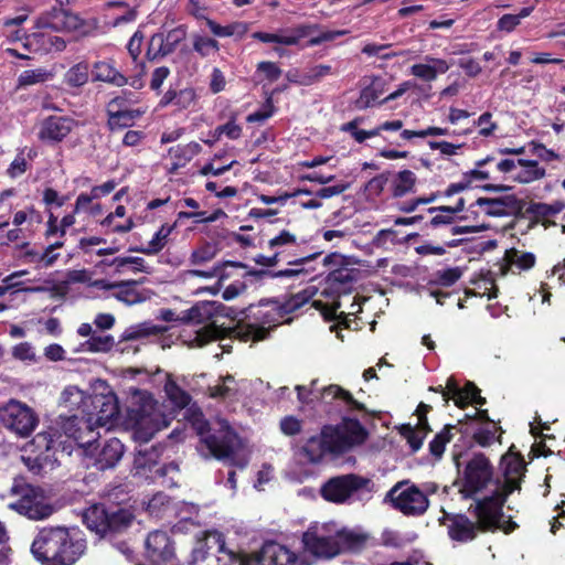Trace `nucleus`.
Returning <instances> with one entry per match:
<instances>
[{"mask_svg": "<svg viewBox=\"0 0 565 565\" xmlns=\"http://www.w3.org/2000/svg\"><path fill=\"white\" fill-rule=\"evenodd\" d=\"M164 392L171 403L179 408L186 407L191 402L190 394L182 390L174 381H167Z\"/></svg>", "mask_w": 565, "mask_h": 565, "instance_id": "obj_44", "label": "nucleus"}, {"mask_svg": "<svg viewBox=\"0 0 565 565\" xmlns=\"http://www.w3.org/2000/svg\"><path fill=\"white\" fill-rule=\"evenodd\" d=\"M497 431L498 428L494 426V424L491 423L484 427L479 428L473 434V439L481 447H488L491 446L497 439H499V436L497 437Z\"/></svg>", "mask_w": 565, "mask_h": 565, "instance_id": "obj_51", "label": "nucleus"}, {"mask_svg": "<svg viewBox=\"0 0 565 565\" xmlns=\"http://www.w3.org/2000/svg\"><path fill=\"white\" fill-rule=\"evenodd\" d=\"M366 437L367 431L358 419L343 418L339 425L324 426L320 436L311 437L303 449L311 461L318 462L324 454H343Z\"/></svg>", "mask_w": 565, "mask_h": 565, "instance_id": "obj_4", "label": "nucleus"}, {"mask_svg": "<svg viewBox=\"0 0 565 565\" xmlns=\"http://www.w3.org/2000/svg\"><path fill=\"white\" fill-rule=\"evenodd\" d=\"M477 525L465 515H457L449 526V534L457 541H470L476 536Z\"/></svg>", "mask_w": 565, "mask_h": 565, "instance_id": "obj_32", "label": "nucleus"}, {"mask_svg": "<svg viewBox=\"0 0 565 565\" xmlns=\"http://www.w3.org/2000/svg\"><path fill=\"white\" fill-rule=\"evenodd\" d=\"M338 73L339 71L331 65H315L301 75L299 83L302 85H312L329 75H338Z\"/></svg>", "mask_w": 565, "mask_h": 565, "instance_id": "obj_40", "label": "nucleus"}, {"mask_svg": "<svg viewBox=\"0 0 565 565\" xmlns=\"http://www.w3.org/2000/svg\"><path fill=\"white\" fill-rule=\"evenodd\" d=\"M215 248L210 244H205L202 247L192 252L190 256V263L194 266H200L212 260L215 257Z\"/></svg>", "mask_w": 565, "mask_h": 565, "instance_id": "obj_53", "label": "nucleus"}, {"mask_svg": "<svg viewBox=\"0 0 565 565\" xmlns=\"http://www.w3.org/2000/svg\"><path fill=\"white\" fill-rule=\"evenodd\" d=\"M89 67L87 63L81 62L72 66L65 74V82L71 87H79L87 83Z\"/></svg>", "mask_w": 565, "mask_h": 565, "instance_id": "obj_43", "label": "nucleus"}, {"mask_svg": "<svg viewBox=\"0 0 565 565\" xmlns=\"http://www.w3.org/2000/svg\"><path fill=\"white\" fill-rule=\"evenodd\" d=\"M310 295L306 291L298 292L296 295L290 296L285 301L280 302L277 300V307L280 311V316L285 319L286 316L296 312L302 306L309 302Z\"/></svg>", "mask_w": 565, "mask_h": 565, "instance_id": "obj_42", "label": "nucleus"}, {"mask_svg": "<svg viewBox=\"0 0 565 565\" xmlns=\"http://www.w3.org/2000/svg\"><path fill=\"white\" fill-rule=\"evenodd\" d=\"M142 280H122L119 282H106L105 280H97L96 286L103 289H114V297L128 305H136L142 302L145 297L137 290V285L141 284Z\"/></svg>", "mask_w": 565, "mask_h": 565, "instance_id": "obj_25", "label": "nucleus"}, {"mask_svg": "<svg viewBox=\"0 0 565 565\" xmlns=\"http://www.w3.org/2000/svg\"><path fill=\"white\" fill-rule=\"evenodd\" d=\"M235 383L233 376L227 375L222 379L221 384L210 386V395L214 398H231L235 395L236 388L232 386Z\"/></svg>", "mask_w": 565, "mask_h": 565, "instance_id": "obj_50", "label": "nucleus"}, {"mask_svg": "<svg viewBox=\"0 0 565 565\" xmlns=\"http://www.w3.org/2000/svg\"><path fill=\"white\" fill-rule=\"evenodd\" d=\"M374 488L372 479L356 473H345L329 478L321 484L319 493L327 502L347 504L372 493Z\"/></svg>", "mask_w": 565, "mask_h": 565, "instance_id": "obj_9", "label": "nucleus"}, {"mask_svg": "<svg viewBox=\"0 0 565 565\" xmlns=\"http://www.w3.org/2000/svg\"><path fill=\"white\" fill-rule=\"evenodd\" d=\"M476 204L483 207L490 216H503L521 209L520 201L514 195H507L497 199L479 198Z\"/></svg>", "mask_w": 565, "mask_h": 565, "instance_id": "obj_26", "label": "nucleus"}, {"mask_svg": "<svg viewBox=\"0 0 565 565\" xmlns=\"http://www.w3.org/2000/svg\"><path fill=\"white\" fill-rule=\"evenodd\" d=\"M84 25V20L77 13L57 7L42 12L34 21L36 29H49L55 32L79 31Z\"/></svg>", "mask_w": 565, "mask_h": 565, "instance_id": "obj_17", "label": "nucleus"}, {"mask_svg": "<svg viewBox=\"0 0 565 565\" xmlns=\"http://www.w3.org/2000/svg\"><path fill=\"white\" fill-rule=\"evenodd\" d=\"M347 33H348V31H345V30L323 31L315 36H311V39L309 40V45L316 46L323 42H331L340 36L345 35Z\"/></svg>", "mask_w": 565, "mask_h": 565, "instance_id": "obj_58", "label": "nucleus"}, {"mask_svg": "<svg viewBox=\"0 0 565 565\" xmlns=\"http://www.w3.org/2000/svg\"><path fill=\"white\" fill-rule=\"evenodd\" d=\"M195 427L201 436L198 450L203 458L228 461L239 468L246 466V460L238 458V452L243 448L242 439L227 422L217 420L212 427L202 422L196 423Z\"/></svg>", "mask_w": 565, "mask_h": 565, "instance_id": "obj_5", "label": "nucleus"}, {"mask_svg": "<svg viewBox=\"0 0 565 565\" xmlns=\"http://www.w3.org/2000/svg\"><path fill=\"white\" fill-rule=\"evenodd\" d=\"M329 279L340 284H349L355 280V271L348 268H339L330 273Z\"/></svg>", "mask_w": 565, "mask_h": 565, "instance_id": "obj_64", "label": "nucleus"}, {"mask_svg": "<svg viewBox=\"0 0 565 565\" xmlns=\"http://www.w3.org/2000/svg\"><path fill=\"white\" fill-rule=\"evenodd\" d=\"M246 317L253 321L245 326L241 334L245 340L252 341L266 339L269 329L282 320L277 300H266L260 301L257 306H249Z\"/></svg>", "mask_w": 565, "mask_h": 565, "instance_id": "obj_13", "label": "nucleus"}, {"mask_svg": "<svg viewBox=\"0 0 565 565\" xmlns=\"http://www.w3.org/2000/svg\"><path fill=\"white\" fill-rule=\"evenodd\" d=\"M115 344L114 337L100 334L97 331L83 343V347L89 352H109Z\"/></svg>", "mask_w": 565, "mask_h": 565, "instance_id": "obj_46", "label": "nucleus"}, {"mask_svg": "<svg viewBox=\"0 0 565 565\" xmlns=\"http://www.w3.org/2000/svg\"><path fill=\"white\" fill-rule=\"evenodd\" d=\"M518 164L522 167V170L513 179L520 183H530L545 175V169L541 168L535 160L519 159Z\"/></svg>", "mask_w": 565, "mask_h": 565, "instance_id": "obj_36", "label": "nucleus"}, {"mask_svg": "<svg viewBox=\"0 0 565 565\" xmlns=\"http://www.w3.org/2000/svg\"><path fill=\"white\" fill-rule=\"evenodd\" d=\"M462 271L458 267L438 270L435 273V282L444 287H450L460 279Z\"/></svg>", "mask_w": 565, "mask_h": 565, "instance_id": "obj_52", "label": "nucleus"}, {"mask_svg": "<svg viewBox=\"0 0 565 565\" xmlns=\"http://www.w3.org/2000/svg\"><path fill=\"white\" fill-rule=\"evenodd\" d=\"M93 79L106 82L117 87H121L128 83V79L119 71H117L110 62H96L93 66Z\"/></svg>", "mask_w": 565, "mask_h": 565, "instance_id": "obj_30", "label": "nucleus"}, {"mask_svg": "<svg viewBox=\"0 0 565 565\" xmlns=\"http://www.w3.org/2000/svg\"><path fill=\"white\" fill-rule=\"evenodd\" d=\"M455 428L456 426L446 425L444 429L434 437L429 443V451L433 456L436 458H440L443 456L446 444H448L454 437L451 430Z\"/></svg>", "mask_w": 565, "mask_h": 565, "instance_id": "obj_48", "label": "nucleus"}, {"mask_svg": "<svg viewBox=\"0 0 565 565\" xmlns=\"http://www.w3.org/2000/svg\"><path fill=\"white\" fill-rule=\"evenodd\" d=\"M294 244H296V235L286 230L281 231L277 236L268 242L270 248H278L280 246Z\"/></svg>", "mask_w": 565, "mask_h": 565, "instance_id": "obj_62", "label": "nucleus"}, {"mask_svg": "<svg viewBox=\"0 0 565 565\" xmlns=\"http://www.w3.org/2000/svg\"><path fill=\"white\" fill-rule=\"evenodd\" d=\"M320 397L324 402L339 401L348 411H366L364 404L356 401L349 391L335 384L323 387Z\"/></svg>", "mask_w": 565, "mask_h": 565, "instance_id": "obj_28", "label": "nucleus"}, {"mask_svg": "<svg viewBox=\"0 0 565 565\" xmlns=\"http://www.w3.org/2000/svg\"><path fill=\"white\" fill-rule=\"evenodd\" d=\"M193 49L196 51L201 56H207L211 52L218 51V42L214 39L206 38V36H195L193 42Z\"/></svg>", "mask_w": 565, "mask_h": 565, "instance_id": "obj_54", "label": "nucleus"}, {"mask_svg": "<svg viewBox=\"0 0 565 565\" xmlns=\"http://www.w3.org/2000/svg\"><path fill=\"white\" fill-rule=\"evenodd\" d=\"M13 356L22 361H34L35 353L29 342L19 343L13 348Z\"/></svg>", "mask_w": 565, "mask_h": 565, "instance_id": "obj_61", "label": "nucleus"}, {"mask_svg": "<svg viewBox=\"0 0 565 565\" xmlns=\"http://www.w3.org/2000/svg\"><path fill=\"white\" fill-rule=\"evenodd\" d=\"M446 387L448 392H445L441 386L437 390L443 393L446 403L449 401L448 393H451L455 404L460 408H465L469 403L486 404V398L480 395V390L472 382H468L462 388H459L454 379H448Z\"/></svg>", "mask_w": 565, "mask_h": 565, "instance_id": "obj_23", "label": "nucleus"}, {"mask_svg": "<svg viewBox=\"0 0 565 565\" xmlns=\"http://www.w3.org/2000/svg\"><path fill=\"white\" fill-rule=\"evenodd\" d=\"M532 12L533 7H525L516 14H504L498 21V29L500 31L512 32L521 23V20L529 17Z\"/></svg>", "mask_w": 565, "mask_h": 565, "instance_id": "obj_49", "label": "nucleus"}, {"mask_svg": "<svg viewBox=\"0 0 565 565\" xmlns=\"http://www.w3.org/2000/svg\"><path fill=\"white\" fill-rule=\"evenodd\" d=\"M23 463L34 475H41L46 468L52 469L55 463V459H52L51 454H38L35 456H22Z\"/></svg>", "mask_w": 565, "mask_h": 565, "instance_id": "obj_39", "label": "nucleus"}, {"mask_svg": "<svg viewBox=\"0 0 565 565\" xmlns=\"http://www.w3.org/2000/svg\"><path fill=\"white\" fill-rule=\"evenodd\" d=\"M137 109H116L107 113V126L110 130L122 129L134 125L135 120L141 116Z\"/></svg>", "mask_w": 565, "mask_h": 565, "instance_id": "obj_33", "label": "nucleus"}, {"mask_svg": "<svg viewBox=\"0 0 565 565\" xmlns=\"http://www.w3.org/2000/svg\"><path fill=\"white\" fill-rule=\"evenodd\" d=\"M11 492L19 499L10 503V508L32 520H43L52 515L53 507L45 502L43 494L22 480H14Z\"/></svg>", "mask_w": 565, "mask_h": 565, "instance_id": "obj_14", "label": "nucleus"}, {"mask_svg": "<svg viewBox=\"0 0 565 565\" xmlns=\"http://www.w3.org/2000/svg\"><path fill=\"white\" fill-rule=\"evenodd\" d=\"M28 166L29 163L24 156L19 154L15 157V159L11 162L10 167L8 168V174L11 178H18L28 170Z\"/></svg>", "mask_w": 565, "mask_h": 565, "instance_id": "obj_63", "label": "nucleus"}, {"mask_svg": "<svg viewBox=\"0 0 565 565\" xmlns=\"http://www.w3.org/2000/svg\"><path fill=\"white\" fill-rule=\"evenodd\" d=\"M128 420L132 427L134 438L148 443L156 433L167 427L163 415L157 409L150 394L138 392L128 408Z\"/></svg>", "mask_w": 565, "mask_h": 565, "instance_id": "obj_6", "label": "nucleus"}, {"mask_svg": "<svg viewBox=\"0 0 565 565\" xmlns=\"http://www.w3.org/2000/svg\"><path fill=\"white\" fill-rule=\"evenodd\" d=\"M367 539L364 533L330 522L310 526L302 534V544L305 551L316 558L331 559L345 551L361 548Z\"/></svg>", "mask_w": 565, "mask_h": 565, "instance_id": "obj_3", "label": "nucleus"}, {"mask_svg": "<svg viewBox=\"0 0 565 565\" xmlns=\"http://www.w3.org/2000/svg\"><path fill=\"white\" fill-rule=\"evenodd\" d=\"M280 429L287 436H295L301 431V422L294 416H286L280 420Z\"/></svg>", "mask_w": 565, "mask_h": 565, "instance_id": "obj_59", "label": "nucleus"}, {"mask_svg": "<svg viewBox=\"0 0 565 565\" xmlns=\"http://www.w3.org/2000/svg\"><path fill=\"white\" fill-rule=\"evenodd\" d=\"M384 502L406 516L423 515L429 507L427 495L409 480L395 483L386 493Z\"/></svg>", "mask_w": 565, "mask_h": 565, "instance_id": "obj_12", "label": "nucleus"}, {"mask_svg": "<svg viewBox=\"0 0 565 565\" xmlns=\"http://www.w3.org/2000/svg\"><path fill=\"white\" fill-rule=\"evenodd\" d=\"M316 257H317V254H313V255H310V256H307V257H302V258L289 262L288 264L294 266L295 268L277 270V271H273V270H250L246 275L247 276H256V277H259V278H263V277H270V278L296 277V276H299L300 274L305 273V269L302 267H300V266H302L303 264L315 259Z\"/></svg>", "mask_w": 565, "mask_h": 565, "instance_id": "obj_31", "label": "nucleus"}, {"mask_svg": "<svg viewBox=\"0 0 565 565\" xmlns=\"http://www.w3.org/2000/svg\"><path fill=\"white\" fill-rule=\"evenodd\" d=\"M383 92V81L381 78H373L372 82L361 90L360 97L355 102V107L365 109L373 106Z\"/></svg>", "mask_w": 565, "mask_h": 565, "instance_id": "obj_34", "label": "nucleus"}, {"mask_svg": "<svg viewBox=\"0 0 565 565\" xmlns=\"http://www.w3.org/2000/svg\"><path fill=\"white\" fill-rule=\"evenodd\" d=\"M185 38V31L182 28H175L167 34L158 33L151 36L149 42L148 55L152 58L166 56L172 53L177 45Z\"/></svg>", "mask_w": 565, "mask_h": 565, "instance_id": "obj_24", "label": "nucleus"}, {"mask_svg": "<svg viewBox=\"0 0 565 565\" xmlns=\"http://www.w3.org/2000/svg\"><path fill=\"white\" fill-rule=\"evenodd\" d=\"M173 225L163 224L157 233L153 235L152 239L148 243L146 247L140 248H131L132 252H139L146 255H154L162 250L167 245L168 237L173 230Z\"/></svg>", "mask_w": 565, "mask_h": 565, "instance_id": "obj_35", "label": "nucleus"}, {"mask_svg": "<svg viewBox=\"0 0 565 565\" xmlns=\"http://www.w3.org/2000/svg\"><path fill=\"white\" fill-rule=\"evenodd\" d=\"M124 452V444L118 438L105 440L96 456L95 465L100 470L113 468L121 459Z\"/></svg>", "mask_w": 565, "mask_h": 565, "instance_id": "obj_27", "label": "nucleus"}, {"mask_svg": "<svg viewBox=\"0 0 565 565\" xmlns=\"http://www.w3.org/2000/svg\"><path fill=\"white\" fill-rule=\"evenodd\" d=\"M0 422L17 435L26 437L35 429L39 418L26 404L10 399L4 406L0 407Z\"/></svg>", "mask_w": 565, "mask_h": 565, "instance_id": "obj_15", "label": "nucleus"}, {"mask_svg": "<svg viewBox=\"0 0 565 565\" xmlns=\"http://www.w3.org/2000/svg\"><path fill=\"white\" fill-rule=\"evenodd\" d=\"M227 308L217 301H200L190 309L182 312L181 322L203 324L194 331V337L190 340L193 347H203L211 341L221 338L223 330L216 326L214 320L218 316H228Z\"/></svg>", "mask_w": 565, "mask_h": 565, "instance_id": "obj_8", "label": "nucleus"}, {"mask_svg": "<svg viewBox=\"0 0 565 565\" xmlns=\"http://www.w3.org/2000/svg\"><path fill=\"white\" fill-rule=\"evenodd\" d=\"M190 565H244V559L225 546L222 533L209 531L198 539Z\"/></svg>", "mask_w": 565, "mask_h": 565, "instance_id": "obj_10", "label": "nucleus"}, {"mask_svg": "<svg viewBox=\"0 0 565 565\" xmlns=\"http://www.w3.org/2000/svg\"><path fill=\"white\" fill-rule=\"evenodd\" d=\"M257 71L270 82H275L281 76V70L273 62H260L257 65Z\"/></svg>", "mask_w": 565, "mask_h": 565, "instance_id": "obj_60", "label": "nucleus"}, {"mask_svg": "<svg viewBox=\"0 0 565 565\" xmlns=\"http://www.w3.org/2000/svg\"><path fill=\"white\" fill-rule=\"evenodd\" d=\"M57 423L62 431L81 446H90L95 440L92 418L82 413V407L77 406V412L71 415L60 414Z\"/></svg>", "mask_w": 565, "mask_h": 565, "instance_id": "obj_18", "label": "nucleus"}, {"mask_svg": "<svg viewBox=\"0 0 565 565\" xmlns=\"http://www.w3.org/2000/svg\"><path fill=\"white\" fill-rule=\"evenodd\" d=\"M427 64H414L411 67V73L426 82L436 79L438 74H444L449 70V64L441 58H434L426 56Z\"/></svg>", "mask_w": 565, "mask_h": 565, "instance_id": "obj_29", "label": "nucleus"}, {"mask_svg": "<svg viewBox=\"0 0 565 565\" xmlns=\"http://www.w3.org/2000/svg\"><path fill=\"white\" fill-rule=\"evenodd\" d=\"M401 435L407 440L413 451L420 449L425 436L413 426L409 424L403 425L401 428Z\"/></svg>", "mask_w": 565, "mask_h": 565, "instance_id": "obj_55", "label": "nucleus"}, {"mask_svg": "<svg viewBox=\"0 0 565 565\" xmlns=\"http://www.w3.org/2000/svg\"><path fill=\"white\" fill-rule=\"evenodd\" d=\"M77 121L70 116L51 115L39 124L38 138L44 143L56 145L74 130Z\"/></svg>", "mask_w": 565, "mask_h": 565, "instance_id": "obj_19", "label": "nucleus"}, {"mask_svg": "<svg viewBox=\"0 0 565 565\" xmlns=\"http://www.w3.org/2000/svg\"><path fill=\"white\" fill-rule=\"evenodd\" d=\"M28 19L29 14L26 12L4 19L1 28L2 35L10 43L20 42L25 52H39L42 50L45 35L39 32L26 33L22 25Z\"/></svg>", "mask_w": 565, "mask_h": 565, "instance_id": "obj_16", "label": "nucleus"}, {"mask_svg": "<svg viewBox=\"0 0 565 565\" xmlns=\"http://www.w3.org/2000/svg\"><path fill=\"white\" fill-rule=\"evenodd\" d=\"M166 329L159 326H150L148 323H142L138 326H132L124 331L120 337V341H131L140 338H145L148 335H156L162 333Z\"/></svg>", "mask_w": 565, "mask_h": 565, "instance_id": "obj_41", "label": "nucleus"}, {"mask_svg": "<svg viewBox=\"0 0 565 565\" xmlns=\"http://www.w3.org/2000/svg\"><path fill=\"white\" fill-rule=\"evenodd\" d=\"M504 259L509 265H515L523 270H527L535 265L534 254L522 253L515 248L507 250Z\"/></svg>", "mask_w": 565, "mask_h": 565, "instance_id": "obj_47", "label": "nucleus"}, {"mask_svg": "<svg viewBox=\"0 0 565 565\" xmlns=\"http://www.w3.org/2000/svg\"><path fill=\"white\" fill-rule=\"evenodd\" d=\"M195 99L196 94L193 88L180 89L177 90L174 106H177L178 109H188L194 105Z\"/></svg>", "mask_w": 565, "mask_h": 565, "instance_id": "obj_56", "label": "nucleus"}, {"mask_svg": "<svg viewBox=\"0 0 565 565\" xmlns=\"http://www.w3.org/2000/svg\"><path fill=\"white\" fill-rule=\"evenodd\" d=\"M318 30V24H300L281 30L279 33L255 32L253 38L264 43H278L290 46L297 45L301 39L313 35Z\"/></svg>", "mask_w": 565, "mask_h": 565, "instance_id": "obj_21", "label": "nucleus"}, {"mask_svg": "<svg viewBox=\"0 0 565 565\" xmlns=\"http://www.w3.org/2000/svg\"><path fill=\"white\" fill-rule=\"evenodd\" d=\"M147 557L156 565L170 562L174 557L173 543L164 531H153L146 540Z\"/></svg>", "mask_w": 565, "mask_h": 565, "instance_id": "obj_22", "label": "nucleus"}, {"mask_svg": "<svg viewBox=\"0 0 565 565\" xmlns=\"http://www.w3.org/2000/svg\"><path fill=\"white\" fill-rule=\"evenodd\" d=\"M83 520L89 530L96 532L100 537H106L126 531L130 526L134 515L126 509H107L104 504H95L86 510Z\"/></svg>", "mask_w": 565, "mask_h": 565, "instance_id": "obj_11", "label": "nucleus"}, {"mask_svg": "<svg viewBox=\"0 0 565 565\" xmlns=\"http://www.w3.org/2000/svg\"><path fill=\"white\" fill-rule=\"evenodd\" d=\"M53 444L54 440L51 434L40 433L33 438L31 446L34 447L39 451V454H51Z\"/></svg>", "mask_w": 565, "mask_h": 565, "instance_id": "obj_57", "label": "nucleus"}, {"mask_svg": "<svg viewBox=\"0 0 565 565\" xmlns=\"http://www.w3.org/2000/svg\"><path fill=\"white\" fill-rule=\"evenodd\" d=\"M206 24L214 35L221 36V38H226V36L243 38L248 30L247 24L244 22H234V23L223 26V25L217 24L213 20L206 19Z\"/></svg>", "mask_w": 565, "mask_h": 565, "instance_id": "obj_38", "label": "nucleus"}, {"mask_svg": "<svg viewBox=\"0 0 565 565\" xmlns=\"http://www.w3.org/2000/svg\"><path fill=\"white\" fill-rule=\"evenodd\" d=\"M244 565H295L296 555L284 545L275 542L265 543L254 556L242 555Z\"/></svg>", "mask_w": 565, "mask_h": 565, "instance_id": "obj_20", "label": "nucleus"}, {"mask_svg": "<svg viewBox=\"0 0 565 565\" xmlns=\"http://www.w3.org/2000/svg\"><path fill=\"white\" fill-rule=\"evenodd\" d=\"M524 472L523 458L514 454L501 458L498 476H494V468L483 454H476L466 462L461 493L468 498L484 490L489 492V495L477 500L475 504L478 525L482 530L499 527L503 504L513 491L521 490Z\"/></svg>", "mask_w": 565, "mask_h": 565, "instance_id": "obj_1", "label": "nucleus"}, {"mask_svg": "<svg viewBox=\"0 0 565 565\" xmlns=\"http://www.w3.org/2000/svg\"><path fill=\"white\" fill-rule=\"evenodd\" d=\"M62 405L71 411L82 407V413L92 418V424L105 425L118 415V404L114 394L85 395L76 387H68L62 393Z\"/></svg>", "mask_w": 565, "mask_h": 565, "instance_id": "obj_7", "label": "nucleus"}, {"mask_svg": "<svg viewBox=\"0 0 565 565\" xmlns=\"http://www.w3.org/2000/svg\"><path fill=\"white\" fill-rule=\"evenodd\" d=\"M86 541L74 527L45 526L33 540L31 552L43 564L73 565L85 553Z\"/></svg>", "mask_w": 565, "mask_h": 565, "instance_id": "obj_2", "label": "nucleus"}, {"mask_svg": "<svg viewBox=\"0 0 565 565\" xmlns=\"http://www.w3.org/2000/svg\"><path fill=\"white\" fill-rule=\"evenodd\" d=\"M416 182V175L411 170L399 171L394 180V196H403L412 192Z\"/></svg>", "mask_w": 565, "mask_h": 565, "instance_id": "obj_45", "label": "nucleus"}, {"mask_svg": "<svg viewBox=\"0 0 565 565\" xmlns=\"http://www.w3.org/2000/svg\"><path fill=\"white\" fill-rule=\"evenodd\" d=\"M53 76L54 74L45 67L25 70L18 77V87L25 88L38 84H43L51 81Z\"/></svg>", "mask_w": 565, "mask_h": 565, "instance_id": "obj_37", "label": "nucleus"}]
</instances>
